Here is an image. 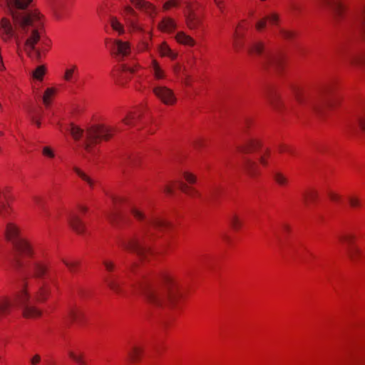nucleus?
<instances>
[{"label":"nucleus","instance_id":"obj_53","mask_svg":"<svg viewBox=\"0 0 365 365\" xmlns=\"http://www.w3.org/2000/svg\"><path fill=\"white\" fill-rule=\"evenodd\" d=\"M34 201L40 210H44V205H43V201L40 197H34Z\"/></svg>","mask_w":365,"mask_h":365},{"label":"nucleus","instance_id":"obj_37","mask_svg":"<svg viewBox=\"0 0 365 365\" xmlns=\"http://www.w3.org/2000/svg\"><path fill=\"white\" fill-rule=\"evenodd\" d=\"M77 70V66L73 65L70 68H67L65 71L63 78L68 82H71L74 77V73Z\"/></svg>","mask_w":365,"mask_h":365},{"label":"nucleus","instance_id":"obj_36","mask_svg":"<svg viewBox=\"0 0 365 365\" xmlns=\"http://www.w3.org/2000/svg\"><path fill=\"white\" fill-rule=\"evenodd\" d=\"M357 125L365 132V107L359 113L356 118Z\"/></svg>","mask_w":365,"mask_h":365},{"label":"nucleus","instance_id":"obj_28","mask_svg":"<svg viewBox=\"0 0 365 365\" xmlns=\"http://www.w3.org/2000/svg\"><path fill=\"white\" fill-rule=\"evenodd\" d=\"M143 349L138 346H133L128 351V357L133 362L137 361L140 359Z\"/></svg>","mask_w":365,"mask_h":365},{"label":"nucleus","instance_id":"obj_26","mask_svg":"<svg viewBox=\"0 0 365 365\" xmlns=\"http://www.w3.org/2000/svg\"><path fill=\"white\" fill-rule=\"evenodd\" d=\"M159 52L163 56H168L171 59H175L176 58V53H175L170 47L167 45L166 43H163L159 46Z\"/></svg>","mask_w":365,"mask_h":365},{"label":"nucleus","instance_id":"obj_40","mask_svg":"<svg viewBox=\"0 0 365 365\" xmlns=\"http://www.w3.org/2000/svg\"><path fill=\"white\" fill-rule=\"evenodd\" d=\"M110 24L113 30L117 31L119 34L124 32L123 27L120 23L117 20L116 18H112L110 20Z\"/></svg>","mask_w":365,"mask_h":365},{"label":"nucleus","instance_id":"obj_7","mask_svg":"<svg viewBox=\"0 0 365 365\" xmlns=\"http://www.w3.org/2000/svg\"><path fill=\"white\" fill-rule=\"evenodd\" d=\"M292 93L299 106L321 113L326 107L333 108L336 99L326 93H312L299 86L292 88Z\"/></svg>","mask_w":365,"mask_h":365},{"label":"nucleus","instance_id":"obj_55","mask_svg":"<svg viewBox=\"0 0 365 365\" xmlns=\"http://www.w3.org/2000/svg\"><path fill=\"white\" fill-rule=\"evenodd\" d=\"M136 164V159L135 158H130L128 160H125L123 163V166L130 165L134 166Z\"/></svg>","mask_w":365,"mask_h":365},{"label":"nucleus","instance_id":"obj_56","mask_svg":"<svg viewBox=\"0 0 365 365\" xmlns=\"http://www.w3.org/2000/svg\"><path fill=\"white\" fill-rule=\"evenodd\" d=\"M175 6H177L176 1L175 0H170L164 4L163 7H164V9L167 10V9H169L170 7Z\"/></svg>","mask_w":365,"mask_h":365},{"label":"nucleus","instance_id":"obj_13","mask_svg":"<svg viewBox=\"0 0 365 365\" xmlns=\"http://www.w3.org/2000/svg\"><path fill=\"white\" fill-rule=\"evenodd\" d=\"M130 52V47L128 42L121 40H115L113 41L112 53L118 58L121 59L128 56Z\"/></svg>","mask_w":365,"mask_h":365},{"label":"nucleus","instance_id":"obj_31","mask_svg":"<svg viewBox=\"0 0 365 365\" xmlns=\"http://www.w3.org/2000/svg\"><path fill=\"white\" fill-rule=\"evenodd\" d=\"M178 187L182 192L187 194V195H190L191 197H195V196L198 195L197 192L194 188L188 186L183 182L180 181L178 182Z\"/></svg>","mask_w":365,"mask_h":365},{"label":"nucleus","instance_id":"obj_15","mask_svg":"<svg viewBox=\"0 0 365 365\" xmlns=\"http://www.w3.org/2000/svg\"><path fill=\"white\" fill-rule=\"evenodd\" d=\"M260 146L261 143L257 139L252 138L247 140L244 145L239 146L237 150L242 153H249L257 151Z\"/></svg>","mask_w":365,"mask_h":365},{"label":"nucleus","instance_id":"obj_49","mask_svg":"<svg viewBox=\"0 0 365 365\" xmlns=\"http://www.w3.org/2000/svg\"><path fill=\"white\" fill-rule=\"evenodd\" d=\"M266 24H267V19H266V17H264V19H262L260 21H259L258 22H257L255 26H256L257 30L261 31L265 28Z\"/></svg>","mask_w":365,"mask_h":365},{"label":"nucleus","instance_id":"obj_41","mask_svg":"<svg viewBox=\"0 0 365 365\" xmlns=\"http://www.w3.org/2000/svg\"><path fill=\"white\" fill-rule=\"evenodd\" d=\"M62 262L71 272H76V268L79 264L78 262H69L66 260L65 259H62Z\"/></svg>","mask_w":365,"mask_h":365},{"label":"nucleus","instance_id":"obj_48","mask_svg":"<svg viewBox=\"0 0 365 365\" xmlns=\"http://www.w3.org/2000/svg\"><path fill=\"white\" fill-rule=\"evenodd\" d=\"M282 36L287 40L292 39L294 36V34L292 31H286L284 29L280 30Z\"/></svg>","mask_w":365,"mask_h":365},{"label":"nucleus","instance_id":"obj_20","mask_svg":"<svg viewBox=\"0 0 365 365\" xmlns=\"http://www.w3.org/2000/svg\"><path fill=\"white\" fill-rule=\"evenodd\" d=\"M83 314V311L80 308L76 306H69L66 317L71 322H74L80 321Z\"/></svg>","mask_w":365,"mask_h":365},{"label":"nucleus","instance_id":"obj_64","mask_svg":"<svg viewBox=\"0 0 365 365\" xmlns=\"http://www.w3.org/2000/svg\"><path fill=\"white\" fill-rule=\"evenodd\" d=\"M147 49H148V43L146 42H143L141 47L140 48V50L143 51V50H147Z\"/></svg>","mask_w":365,"mask_h":365},{"label":"nucleus","instance_id":"obj_6","mask_svg":"<svg viewBox=\"0 0 365 365\" xmlns=\"http://www.w3.org/2000/svg\"><path fill=\"white\" fill-rule=\"evenodd\" d=\"M66 130L70 132L76 140L83 138L84 150L88 154L93 155L94 154L93 146L100 140H109L114 135L116 129L104 125H93L88 127L84 130L74 124H70L66 128Z\"/></svg>","mask_w":365,"mask_h":365},{"label":"nucleus","instance_id":"obj_22","mask_svg":"<svg viewBox=\"0 0 365 365\" xmlns=\"http://www.w3.org/2000/svg\"><path fill=\"white\" fill-rule=\"evenodd\" d=\"M133 6L137 9L145 11L148 15H152L155 11V8L150 3L144 0H130Z\"/></svg>","mask_w":365,"mask_h":365},{"label":"nucleus","instance_id":"obj_10","mask_svg":"<svg viewBox=\"0 0 365 365\" xmlns=\"http://www.w3.org/2000/svg\"><path fill=\"white\" fill-rule=\"evenodd\" d=\"M197 4L195 3L186 2L184 15L187 26L191 29H197L201 24L200 18L195 14Z\"/></svg>","mask_w":365,"mask_h":365},{"label":"nucleus","instance_id":"obj_27","mask_svg":"<svg viewBox=\"0 0 365 365\" xmlns=\"http://www.w3.org/2000/svg\"><path fill=\"white\" fill-rule=\"evenodd\" d=\"M317 196H318V193L317 191H315L314 190H309L306 191L303 194L302 197H303V200H304V203L307 205H308L314 202L317 200Z\"/></svg>","mask_w":365,"mask_h":365},{"label":"nucleus","instance_id":"obj_17","mask_svg":"<svg viewBox=\"0 0 365 365\" xmlns=\"http://www.w3.org/2000/svg\"><path fill=\"white\" fill-rule=\"evenodd\" d=\"M124 16L127 23L130 26V28H132L133 30L141 29L140 26L137 24V14L131 7L128 6L125 8Z\"/></svg>","mask_w":365,"mask_h":365},{"label":"nucleus","instance_id":"obj_9","mask_svg":"<svg viewBox=\"0 0 365 365\" xmlns=\"http://www.w3.org/2000/svg\"><path fill=\"white\" fill-rule=\"evenodd\" d=\"M340 240L346 244V252L347 256L353 262H356L361 255V250L354 245L355 237L351 234L343 235L339 237Z\"/></svg>","mask_w":365,"mask_h":365},{"label":"nucleus","instance_id":"obj_45","mask_svg":"<svg viewBox=\"0 0 365 365\" xmlns=\"http://www.w3.org/2000/svg\"><path fill=\"white\" fill-rule=\"evenodd\" d=\"M277 150L279 152V153H284V152H287L290 154H292L294 152H293V150L287 145H285V144H279L277 146Z\"/></svg>","mask_w":365,"mask_h":365},{"label":"nucleus","instance_id":"obj_35","mask_svg":"<svg viewBox=\"0 0 365 365\" xmlns=\"http://www.w3.org/2000/svg\"><path fill=\"white\" fill-rule=\"evenodd\" d=\"M141 117V113H129L125 118L123 119V122L128 125H133L134 121L137 118H140Z\"/></svg>","mask_w":365,"mask_h":365},{"label":"nucleus","instance_id":"obj_39","mask_svg":"<svg viewBox=\"0 0 365 365\" xmlns=\"http://www.w3.org/2000/svg\"><path fill=\"white\" fill-rule=\"evenodd\" d=\"M45 71H46V68L44 66H38L33 73V77L38 80H41L43 78V76L45 73Z\"/></svg>","mask_w":365,"mask_h":365},{"label":"nucleus","instance_id":"obj_24","mask_svg":"<svg viewBox=\"0 0 365 365\" xmlns=\"http://www.w3.org/2000/svg\"><path fill=\"white\" fill-rule=\"evenodd\" d=\"M175 27V24L173 19L170 18H165L159 24L160 30L166 32L172 31Z\"/></svg>","mask_w":365,"mask_h":365},{"label":"nucleus","instance_id":"obj_33","mask_svg":"<svg viewBox=\"0 0 365 365\" xmlns=\"http://www.w3.org/2000/svg\"><path fill=\"white\" fill-rule=\"evenodd\" d=\"M73 171L85 182H86L91 187L94 185V181L87 175L83 171L77 167L73 168Z\"/></svg>","mask_w":365,"mask_h":365},{"label":"nucleus","instance_id":"obj_1","mask_svg":"<svg viewBox=\"0 0 365 365\" xmlns=\"http://www.w3.org/2000/svg\"><path fill=\"white\" fill-rule=\"evenodd\" d=\"M5 236L11 242L15 250L16 266L28 272L38 280L37 288L31 297L26 287L23 288L11 302L7 299L0 300V319L9 313L10 308L20 307L26 318H35L41 315V311L35 305V302H45L51 294L49 282V266L41 260L34 259L35 251L33 244L21 237L19 227L9 222L6 225Z\"/></svg>","mask_w":365,"mask_h":365},{"label":"nucleus","instance_id":"obj_51","mask_svg":"<svg viewBox=\"0 0 365 365\" xmlns=\"http://www.w3.org/2000/svg\"><path fill=\"white\" fill-rule=\"evenodd\" d=\"M6 209V197L0 192V214Z\"/></svg>","mask_w":365,"mask_h":365},{"label":"nucleus","instance_id":"obj_34","mask_svg":"<svg viewBox=\"0 0 365 365\" xmlns=\"http://www.w3.org/2000/svg\"><path fill=\"white\" fill-rule=\"evenodd\" d=\"M229 221L232 227L235 230H238L241 227L242 224V221L240 220L237 215L235 213H232L230 215V216L229 217Z\"/></svg>","mask_w":365,"mask_h":365},{"label":"nucleus","instance_id":"obj_38","mask_svg":"<svg viewBox=\"0 0 365 365\" xmlns=\"http://www.w3.org/2000/svg\"><path fill=\"white\" fill-rule=\"evenodd\" d=\"M348 202L352 208L359 207L361 205V199L356 195H350L348 197Z\"/></svg>","mask_w":365,"mask_h":365},{"label":"nucleus","instance_id":"obj_52","mask_svg":"<svg viewBox=\"0 0 365 365\" xmlns=\"http://www.w3.org/2000/svg\"><path fill=\"white\" fill-rule=\"evenodd\" d=\"M34 201L40 210H44V205H43V201L40 197H34Z\"/></svg>","mask_w":365,"mask_h":365},{"label":"nucleus","instance_id":"obj_54","mask_svg":"<svg viewBox=\"0 0 365 365\" xmlns=\"http://www.w3.org/2000/svg\"><path fill=\"white\" fill-rule=\"evenodd\" d=\"M122 70L124 73H133L135 71V68L127 65H123L122 66Z\"/></svg>","mask_w":365,"mask_h":365},{"label":"nucleus","instance_id":"obj_18","mask_svg":"<svg viewBox=\"0 0 365 365\" xmlns=\"http://www.w3.org/2000/svg\"><path fill=\"white\" fill-rule=\"evenodd\" d=\"M0 30L4 40L11 38L14 35V29L10 21L4 18L1 21Z\"/></svg>","mask_w":365,"mask_h":365},{"label":"nucleus","instance_id":"obj_8","mask_svg":"<svg viewBox=\"0 0 365 365\" xmlns=\"http://www.w3.org/2000/svg\"><path fill=\"white\" fill-rule=\"evenodd\" d=\"M247 51L250 54L260 56L261 63L266 68H272L277 71L282 68L284 56L281 53L266 51L264 43L259 41H252L247 45Z\"/></svg>","mask_w":365,"mask_h":365},{"label":"nucleus","instance_id":"obj_14","mask_svg":"<svg viewBox=\"0 0 365 365\" xmlns=\"http://www.w3.org/2000/svg\"><path fill=\"white\" fill-rule=\"evenodd\" d=\"M110 198L112 200L113 204V210L108 212L106 215L107 219L113 224L115 223L117 217H118V204L123 203L125 201L124 197L117 195H110Z\"/></svg>","mask_w":365,"mask_h":365},{"label":"nucleus","instance_id":"obj_47","mask_svg":"<svg viewBox=\"0 0 365 365\" xmlns=\"http://www.w3.org/2000/svg\"><path fill=\"white\" fill-rule=\"evenodd\" d=\"M103 264L105 266L106 269L109 272H112L115 269V264L111 261L104 259L103 261Z\"/></svg>","mask_w":365,"mask_h":365},{"label":"nucleus","instance_id":"obj_5","mask_svg":"<svg viewBox=\"0 0 365 365\" xmlns=\"http://www.w3.org/2000/svg\"><path fill=\"white\" fill-rule=\"evenodd\" d=\"M130 211L135 219L143 223V235L123 242L122 247L136 253L141 259H146L151 254L148 244V240L153 235L151 228L163 230L169 227V222L160 218H148L141 210L134 205H130Z\"/></svg>","mask_w":365,"mask_h":365},{"label":"nucleus","instance_id":"obj_46","mask_svg":"<svg viewBox=\"0 0 365 365\" xmlns=\"http://www.w3.org/2000/svg\"><path fill=\"white\" fill-rule=\"evenodd\" d=\"M269 155V150H267L264 153L261 154L259 157V161L263 166H267L268 165V161L267 158Z\"/></svg>","mask_w":365,"mask_h":365},{"label":"nucleus","instance_id":"obj_4","mask_svg":"<svg viewBox=\"0 0 365 365\" xmlns=\"http://www.w3.org/2000/svg\"><path fill=\"white\" fill-rule=\"evenodd\" d=\"M328 5L331 6L336 21L339 22L344 19L347 26L365 41V5L351 11L347 16H345L346 6L340 0L332 1H326ZM344 60L353 66L360 67L365 65L364 54H350L344 56Z\"/></svg>","mask_w":365,"mask_h":365},{"label":"nucleus","instance_id":"obj_42","mask_svg":"<svg viewBox=\"0 0 365 365\" xmlns=\"http://www.w3.org/2000/svg\"><path fill=\"white\" fill-rule=\"evenodd\" d=\"M265 17L267 21H268L272 25H277L279 21V15L276 13H272Z\"/></svg>","mask_w":365,"mask_h":365},{"label":"nucleus","instance_id":"obj_29","mask_svg":"<svg viewBox=\"0 0 365 365\" xmlns=\"http://www.w3.org/2000/svg\"><path fill=\"white\" fill-rule=\"evenodd\" d=\"M56 93V89L54 88H48L45 91L42 97L43 103L46 107H48L51 104V99Z\"/></svg>","mask_w":365,"mask_h":365},{"label":"nucleus","instance_id":"obj_43","mask_svg":"<svg viewBox=\"0 0 365 365\" xmlns=\"http://www.w3.org/2000/svg\"><path fill=\"white\" fill-rule=\"evenodd\" d=\"M42 154L48 158H53L55 157L54 151L48 146H45L42 148Z\"/></svg>","mask_w":365,"mask_h":365},{"label":"nucleus","instance_id":"obj_3","mask_svg":"<svg viewBox=\"0 0 365 365\" xmlns=\"http://www.w3.org/2000/svg\"><path fill=\"white\" fill-rule=\"evenodd\" d=\"M163 287H155L151 285L148 279H142L138 280L136 286L150 307L154 309L174 308L181 296L178 283L170 274H165L163 277Z\"/></svg>","mask_w":365,"mask_h":365},{"label":"nucleus","instance_id":"obj_19","mask_svg":"<svg viewBox=\"0 0 365 365\" xmlns=\"http://www.w3.org/2000/svg\"><path fill=\"white\" fill-rule=\"evenodd\" d=\"M70 226L77 233L81 234L84 232V225L81 219L75 214L72 213L68 219Z\"/></svg>","mask_w":365,"mask_h":365},{"label":"nucleus","instance_id":"obj_23","mask_svg":"<svg viewBox=\"0 0 365 365\" xmlns=\"http://www.w3.org/2000/svg\"><path fill=\"white\" fill-rule=\"evenodd\" d=\"M176 40L178 43L185 46H193L195 44V41L185 32L180 31L176 34Z\"/></svg>","mask_w":365,"mask_h":365},{"label":"nucleus","instance_id":"obj_63","mask_svg":"<svg viewBox=\"0 0 365 365\" xmlns=\"http://www.w3.org/2000/svg\"><path fill=\"white\" fill-rule=\"evenodd\" d=\"M299 9V6L297 4L295 3H292L290 4V9L292 11H297Z\"/></svg>","mask_w":365,"mask_h":365},{"label":"nucleus","instance_id":"obj_44","mask_svg":"<svg viewBox=\"0 0 365 365\" xmlns=\"http://www.w3.org/2000/svg\"><path fill=\"white\" fill-rule=\"evenodd\" d=\"M182 176L185 178V180L190 184H193L196 181V177L192 173H190L189 172H184L182 173Z\"/></svg>","mask_w":365,"mask_h":365},{"label":"nucleus","instance_id":"obj_58","mask_svg":"<svg viewBox=\"0 0 365 365\" xmlns=\"http://www.w3.org/2000/svg\"><path fill=\"white\" fill-rule=\"evenodd\" d=\"M29 112H30L31 119L32 122L36 123V125L38 127H39L41 123H40L39 120L36 118V115L34 114V111L30 110Z\"/></svg>","mask_w":365,"mask_h":365},{"label":"nucleus","instance_id":"obj_16","mask_svg":"<svg viewBox=\"0 0 365 365\" xmlns=\"http://www.w3.org/2000/svg\"><path fill=\"white\" fill-rule=\"evenodd\" d=\"M242 167L247 174L252 178L255 177L259 173L257 163L252 159L244 158Z\"/></svg>","mask_w":365,"mask_h":365},{"label":"nucleus","instance_id":"obj_60","mask_svg":"<svg viewBox=\"0 0 365 365\" xmlns=\"http://www.w3.org/2000/svg\"><path fill=\"white\" fill-rule=\"evenodd\" d=\"M41 361V357L38 354H36L33 356V358L31 359V363L32 364V365H36L37 364L39 363V361Z\"/></svg>","mask_w":365,"mask_h":365},{"label":"nucleus","instance_id":"obj_50","mask_svg":"<svg viewBox=\"0 0 365 365\" xmlns=\"http://www.w3.org/2000/svg\"><path fill=\"white\" fill-rule=\"evenodd\" d=\"M68 354H69V356L73 360H74L76 362H77L78 364H80V361H83V356L81 355V356H78V355L75 354L73 351H70L68 353Z\"/></svg>","mask_w":365,"mask_h":365},{"label":"nucleus","instance_id":"obj_12","mask_svg":"<svg viewBox=\"0 0 365 365\" xmlns=\"http://www.w3.org/2000/svg\"><path fill=\"white\" fill-rule=\"evenodd\" d=\"M104 281L108 287L115 294L120 295L124 293L122 287L123 281L120 275L116 274H109L105 277Z\"/></svg>","mask_w":365,"mask_h":365},{"label":"nucleus","instance_id":"obj_62","mask_svg":"<svg viewBox=\"0 0 365 365\" xmlns=\"http://www.w3.org/2000/svg\"><path fill=\"white\" fill-rule=\"evenodd\" d=\"M221 12H223L222 1L223 0H213Z\"/></svg>","mask_w":365,"mask_h":365},{"label":"nucleus","instance_id":"obj_2","mask_svg":"<svg viewBox=\"0 0 365 365\" xmlns=\"http://www.w3.org/2000/svg\"><path fill=\"white\" fill-rule=\"evenodd\" d=\"M33 0H7L9 9L16 24L19 25L20 32L25 38V50L28 55L39 61L41 51L35 47L38 42L46 44L43 36V28L38 14L35 11L22 13L14 12L13 9H24Z\"/></svg>","mask_w":365,"mask_h":365},{"label":"nucleus","instance_id":"obj_25","mask_svg":"<svg viewBox=\"0 0 365 365\" xmlns=\"http://www.w3.org/2000/svg\"><path fill=\"white\" fill-rule=\"evenodd\" d=\"M150 68L153 71L155 79L160 80L165 77L164 71L162 70L158 63L155 60L152 61Z\"/></svg>","mask_w":365,"mask_h":365},{"label":"nucleus","instance_id":"obj_57","mask_svg":"<svg viewBox=\"0 0 365 365\" xmlns=\"http://www.w3.org/2000/svg\"><path fill=\"white\" fill-rule=\"evenodd\" d=\"M193 146L196 149H199L200 148L203 146V140L202 139H195L193 143Z\"/></svg>","mask_w":365,"mask_h":365},{"label":"nucleus","instance_id":"obj_59","mask_svg":"<svg viewBox=\"0 0 365 365\" xmlns=\"http://www.w3.org/2000/svg\"><path fill=\"white\" fill-rule=\"evenodd\" d=\"M329 197L331 199V200H332L334 202H338L340 200V196L334 192H329Z\"/></svg>","mask_w":365,"mask_h":365},{"label":"nucleus","instance_id":"obj_61","mask_svg":"<svg viewBox=\"0 0 365 365\" xmlns=\"http://www.w3.org/2000/svg\"><path fill=\"white\" fill-rule=\"evenodd\" d=\"M164 192L168 195H172L173 193V188L171 185H166L164 188Z\"/></svg>","mask_w":365,"mask_h":365},{"label":"nucleus","instance_id":"obj_21","mask_svg":"<svg viewBox=\"0 0 365 365\" xmlns=\"http://www.w3.org/2000/svg\"><path fill=\"white\" fill-rule=\"evenodd\" d=\"M265 98L270 106L275 110H279L281 101L279 95L274 91L270 90L265 94Z\"/></svg>","mask_w":365,"mask_h":365},{"label":"nucleus","instance_id":"obj_11","mask_svg":"<svg viewBox=\"0 0 365 365\" xmlns=\"http://www.w3.org/2000/svg\"><path fill=\"white\" fill-rule=\"evenodd\" d=\"M153 92L165 105H173L176 102L173 91L166 86H155Z\"/></svg>","mask_w":365,"mask_h":365},{"label":"nucleus","instance_id":"obj_30","mask_svg":"<svg viewBox=\"0 0 365 365\" xmlns=\"http://www.w3.org/2000/svg\"><path fill=\"white\" fill-rule=\"evenodd\" d=\"M244 38V35L241 31L239 30H237L234 36V42H233V46L235 48L236 51H239L243 47V42L242 39Z\"/></svg>","mask_w":365,"mask_h":365},{"label":"nucleus","instance_id":"obj_32","mask_svg":"<svg viewBox=\"0 0 365 365\" xmlns=\"http://www.w3.org/2000/svg\"><path fill=\"white\" fill-rule=\"evenodd\" d=\"M274 181L280 186H285L288 184V178L281 172L276 171L273 173Z\"/></svg>","mask_w":365,"mask_h":365}]
</instances>
